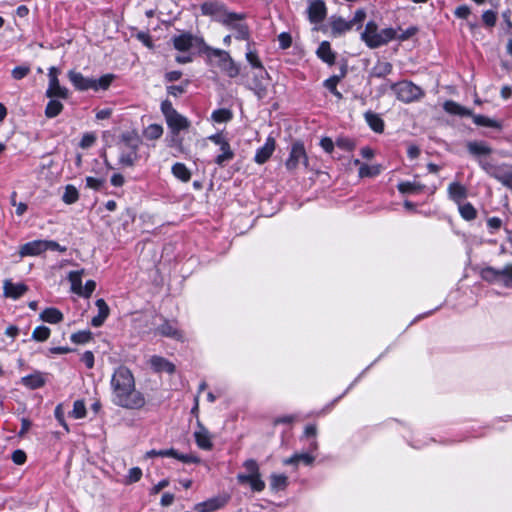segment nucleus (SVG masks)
Instances as JSON below:
<instances>
[{"instance_id": "39448f33", "label": "nucleus", "mask_w": 512, "mask_h": 512, "mask_svg": "<svg viewBox=\"0 0 512 512\" xmlns=\"http://www.w3.org/2000/svg\"><path fill=\"white\" fill-rule=\"evenodd\" d=\"M391 89L395 92L397 99L404 103L418 101L424 96V91L410 81L393 83Z\"/></svg>"}, {"instance_id": "2f4dec72", "label": "nucleus", "mask_w": 512, "mask_h": 512, "mask_svg": "<svg viewBox=\"0 0 512 512\" xmlns=\"http://www.w3.org/2000/svg\"><path fill=\"white\" fill-rule=\"evenodd\" d=\"M173 45L179 51H187L193 45V37L190 34H181L173 38Z\"/></svg>"}, {"instance_id": "dca6fc26", "label": "nucleus", "mask_w": 512, "mask_h": 512, "mask_svg": "<svg viewBox=\"0 0 512 512\" xmlns=\"http://www.w3.org/2000/svg\"><path fill=\"white\" fill-rule=\"evenodd\" d=\"M309 19L313 23H319L324 20L326 16V6L321 0H316L310 3L308 7Z\"/></svg>"}, {"instance_id": "a19ab883", "label": "nucleus", "mask_w": 512, "mask_h": 512, "mask_svg": "<svg viewBox=\"0 0 512 512\" xmlns=\"http://www.w3.org/2000/svg\"><path fill=\"white\" fill-rule=\"evenodd\" d=\"M288 485V478L284 474H272L270 476V487L274 491L284 490Z\"/></svg>"}, {"instance_id": "412c9836", "label": "nucleus", "mask_w": 512, "mask_h": 512, "mask_svg": "<svg viewBox=\"0 0 512 512\" xmlns=\"http://www.w3.org/2000/svg\"><path fill=\"white\" fill-rule=\"evenodd\" d=\"M3 289L4 295L6 297L18 299L27 291V286L23 283L14 284L10 280H5L3 284Z\"/></svg>"}, {"instance_id": "9b49d317", "label": "nucleus", "mask_w": 512, "mask_h": 512, "mask_svg": "<svg viewBox=\"0 0 512 512\" xmlns=\"http://www.w3.org/2000/svg\"><path fill=\"white\" fill-rule=\"evenodd\" d=\"M241 19L242 17L236 13H228L224 15L222 22L231 25L235 29L237 39L246 40L249 37V31L247 26L240 22Z\"/></svg>"}, {"instance_id": "2eb2a0df", "label": "nucleus", "mask_w": 512, "mask_h": 512, "mask_svg": "<svg viewBox=\"0 0 512 512\" xmlns=\"http://www.w3.org/2000/svg\"><path fill=\"white\" fill-rule=\"evenodd\" d=\"M156 333L164 337H169L178 341L183 340L182 332L177 328L176 324L171 321H164L156 329Z\"/></svg>"}, {"instance_id": "680f3d73", "label": "nucleus", "mask_w": 512, "mask_h": 512, "mask_svg": "<svg viewBox=\"0 0 512 512\" xmlns=\"http://www.w3.org/2000/svg\"><path fill=\"white\" fill-rule=\"evenodd\" d=\"M105 182V179L103 178H95V177H86V186L88 188H91V189H94V190H98L102 187V185L104 184Z\"/></svg>"}, {"instance_id": "7c9ffc66", "label": "nucleus", "mask_w": 512, "mask_h": 512, "mask_svg": "<svg viewBox=\"0 0 512 512\" xmlns=\"http://www.w3.org/2000/svg\"><path fill=\"white\" fill-rule=\"evenodd\" d=\"M84 275V269L78 271H71L68 274V280L71 284V291L77 295L82 292V276Z\"/></svg>"}, {"instance_id": "20e7f679", "label": "nucleus", "mask_w": 512, "mask_h": 512, "mask_svg": "<svg viewBox=\"0 0 512 512\" xmlns=\"http://www.w3.org/2000/svg\"><path fill=\"white\" fill-rule=\"evenodd\" d=\"M246 473L237 475V480L241 484H249L251 489L255 492H261L265 488V482L261 479L259 466L253 459H248L243 464Z\"/></svg>"}, {"instance_id": "ea45409f", "label": "nucleus", "mask_w": 512, "mask_h": 512, "mask_svg": "<svg viewBox=\"0 0 512 512\" xmlns=\"http://www.w3.org/2000/svg\"><path fill=\"white\" fill-rule=\"evenodd\" d=\"M163 135V127L160 124H150L143 130V136L147 140H157Z\"/></svg>"}, {"instance_id": "f257e3e1", "label": "nucleus", "mask_w": 512, "mask_h": 512, "mask_svg": "<svg viewBox=\"0 0 512 512\" xmlns=\"http://www.w3.org/2000/svg\"><path fill=\"white\" fill-rule=\"evenodd\" d=\"M110 386L111 400L116 406L130 410H138L145 406V397L136 389L133 373L127 367L120 366L114 371Z\"/></svg>"}, {"instance_id": "69168bd1", "label": "nucleus", "mask_w": 512, "mask_h": 512, "mask_svg": "<svg viewBox=\"0 0 512 512\" xmlns=\"http://www.w3.org/2000/svg\"><path fill=\"white\" fill-rule=\"evenodd\" d=\"M175 459L184 462V463H199L200 459L192 454H180L176 451Z\"/></svg>"}, {"instance_id": "c03bdc74", "label": "nucleus", "mask_w": 512, "mask_h": 512, "mask_svg": "<svg viewBox=\"0 0 512 512\" xmlns=\"http://www.w3.org/2000/svg\"><path fill=\"white\" fill-rule=\"evenodd\" d=\"M211 118L217 123L228 122L232 119V112L228 109H218L212 113Z\"/></svg>"}, {"instance_id": "8fccbe9b", "label": "nucleus", "mask_w": 512, "mask_h": 512, "mask_svg": "<svg viewBox=\"0 0 512 512\" xmlns=\"http://www.w3.org/2000/svg\"><path fill=\"white\" fill-rule=\"evenodd\" d=\"M246 60L249 62V64L257 70V72L260 71V69H264L263 65H262V62L260 61L259 57L257 56V54L251 50L249 47H248V50L246 52Z\"/></svg>"}, {"instance_id": "4d7b16f0", "label": "nucleus", "mask_w": 512, "mask_h": 512, "mask_svg": "<svg viewBox=\"0 0 512 512\" xmlns=\"http://www.w3.org/2000/svg\"><path fill=\"white\" fill-rule=\"evenodd\" d=\"M417 29L415 27H410L406 30L396 29V37L395 39L400 41H405L412 37L416 33Z\"/></svg>"}, {"instance_id": "bb28decb", "label": "nucleus", "mask_w": 512, "mask_h": 512, "mask_svg": "<svg viewBox=\"0 0 512 512\" xmlns=\"http://www.w3.org/2000/svg\"><path fill=\"white\" fill-rule=\"evenodd\" d=\"M222 8L220 4L215 2H205L201 5V11L204 15L217 17L220 21H222L225 14H228L223 12Z\"/></svg>"}, {"instance_id": "f03ea898", "label": "nucleus", "mask_w": 512, "mask_h": 512, "mask_svg": "<svg viewBox=\"0 0 512 512\" xmlns=\"http://www.w3.org/2000/svg\"><path fill=\"white\" fill-rule=\"evenodd\" d=\"M395 37L396 29L385 28L379 30L378 25L374 21H369L361 33L362 41L371 49L386 45L390 41L395 40Z\"/></svg>"}, {"instance_id": "f8f14e48", "label": "nucleus", "mask_w": 512, "mask_h": 512, "mask_svg": "<svg viewBox=\"0 0 512 512\" xmlns=\"http://www.w3.org/2000/svg\"><path fill=\"white\" fill-rule=\"evenodd\" d=\"M45 252L44 240H34L23 244L19 248V255L21 258L27 256H39Z\"/></svg>"}, {"instance_id": "49530a36", "label": "nucleus", "mask_w": 512, "mask_h": 512, "mask_svg": "<svg viewBox=\"0 0 512 512\" xmlns=\"http://www.w3.org/2000/svg\"><path fill=\"white\" fill-rule=\"evenodd\" d=\"M71 416L75 419H82L86 416V406L84 401L77 400L74 402Z\"/></svg>"}, {"instance_id": "3c124183", "label": "nucleus", "mask_w": 512, "mask_h": 512, "mask_svg": "<svg viewBox=\"0 0 512 512\" xmlns=\"http://www.w3.org/2000/svg\"><path fill=\"white\" fill-rule=\"evenodd\" d=\"M112 79H113V76L112 75H104L102 76L100 79L96 80V79H93V85L95 87H92V90H99V89H107L111 82H112Z\"/></svg>"}, {"instance_id": "423d86ee", "label": "nucleus", "mask_w": 512, "mask_h": 512, "mask_svg": "<svg viewBox=\"0 0 512 512\" xmlns=\"http://www.w3.org/2000/svg\"><path fill=\"white\" fill-rule=\"evenodd\" d=\"M206 54L209 57V59L216 58L218 60L217 65L229 76V77H236L240 69L238 65L234 62V60L231 58L228 52L221 50V49H215V48H207Z\"/></svg>"}, {"instance_id": "09e8293b", "label": "nucleus", "mask_w": 512, "mask_h": 512, "mask_svg": "<svg viewBox=\"0 0 512 512\" xmlns=\"http://www.w3.org/2000/svg\"><path fill=\"white\" fill-rule=\"evenodd\" d=\"M50 336V329L46 326H38L34 329L32 333V339L43 342L47 340Z\"/></svg>"}, {"instance_id": "4c0bfd02", "label": "nucleus", "mask_w": 512, "mask_h": 512, "mask_svg": "<svg viewBox=\"0 0 512 512\" xmlns=\"http://www.w3.org/2000/svg\"><path fill=\"white\" fill-rule=\"evenodd\" d=\"M22 383L30 389H36L44 385L45 380L40 373L31 374L22 378Z\"/></svg>"}, {"instance_id": "0eeeda50", "label": "nucleus", "mask_w": 512, "mask_h": 512, "mask_svg": "<svg viewBox=\"0 0 512 512\" xmlns=\"http://www.w3.org/2000/svg\"><path fill=\"white\" fill-rule=\"evenodd\" d=\"M60 70L57 67H50L48 69V88L45 92L48 98L67 99L69 97V90L60 85L59 82Z\"/></svg>"}, {"instance_id": "e2e57ef3", "label": "nucleus", "mask_w": 512, "mask_h": 512, "mask_svg": "<svg viewBox=\"0 0 512 512\" xmlns=\"http://www.w3.org/2000/svg\"><path fill=\"white\" fill-rule=\"evenodd\" d=\"M478 163L481 166V168L492 177L494 176L495 171H497V169L499 167L497 165L492 164L491 162H489L487 160H482V159H479Z\"/></svg>"}, {"instance_id": "b1692460", "label": "nucleus", "mask_w": 512, "mask_h": 512, "mask_svg": "<svg viewBox=\"0 0 512 512\" xmlns=\"http://www.w3.org/2000/svg\"><path fill=\"white\" fill-rule=\"evenodd\" d=\"M468 152L475 156H487L492 153V148L483 141H470L466 145Z\"/></svg>"}, {"instance_id": "4be33fe9", "label": "nucleus", "mask_w": 512, "mask_h": 512, "mask_svg": "<svg viewBox=\"0 0 512 512\" xmlns=\"http://www.w3.org/2000/svg\"><path fill=\"white\" fill-rule=\"evenodd\" d=\"M331 31L334 36H340L353 28V22L347 21L342 17H331Z\"/></svg>"}, {"instance_id": "6e6d98bb", "label": "nucleus", "mask_w": 512, "mask_h": 512, "mask_svg": "<svg viewBox=\"0 0 512 512\" xmlns=\"http://www.w3.org/2000/svg\"><path fill=\"white\" fill-rule=\"evenodd\" d=\"M501 278L505 286H512V265H507L501 269Z\"/></svg>"}, {"instance_id": "72a5a7b5", "label": "nucleus", "mask_w": 512, "mask_h": 512, "mask_svg": "<svg viewBox=\"0 0 512 512\" xmlns=\"http://www.w3.org/2000/svg\"><path fill=\"white\" fill-rule=\"evenodd\" d=\"M40 318L44 322L56 324L63 319V314L56 308H47L41 314Z\"/></svg>"}, {"instance_id": "c756f323", "label": "nucleus", "mask_w": 512, "mask_h": 512, "mask_svg": "<svg viewBox=\"0 0 512 512\" xmlns=\"http://www.w3.org/2000/svg\"><path fill=\"white\" fill-rule=\"evenodd\" d=\"M392 64L387 61H377V63L373 66L370 71V75L372 77H385L392 72Z\"/></svg>"}, {"instance_id": "774afa93", "label": "nucleus", "mask_w": 512, "mask_h": 512, "mask_svg": "<svg viewBox=\"0 0 512 512\" xmlns=\"http://www.w3.org/2000/svg\"><path fill=\"white\" fill-rule=\"evenodd\" d=\"M90 332H78L71 336V340L74 343H86L90 340Z\"/></svg>"}, {"instance_id": "a18cd8bd", "label": "nucleus", "mask_w": 512, "mask_h": 512, "mask_svg": "<svg viewBox=\"0 0 512 512\" xmlns=\"http://www.w3.org/2000/svg\"><path fill=\"white\" fill-rule=\"evenodd\" d=\"M459 212H460V215L465 220H473L476 218V215H477L476 209L470 203H465V204L460 203L459 204Z\"/></svg>"}, {"instance_id": "0e129e2a", "label": "nucleus", "mask_w": 512, "mask_h": 512, "mask_svg": "<svg viewBox=\"0 0 512 512\" xmlns=\"http://www.w3.org/2000/svg\"><path fill=\"white\" fill-rule=\"evenodd\" d=\"M96 141V136L93 133H86L83 135L80 141V147L83 149H87L91 147Z\"/></svg>"}, {"instance_id": "6e6552de", "label": "nucleus", "mask_w": 512, "mask_h": 512, "mask_svg": "<svg viewBox=\"0 0 512 512\" xmlns=\"http://www.w3.org/2000/svg\"><path fill=\"white\" fill-rule=\"evenodd\" d=\"M300 164L304 166L308 165V157L304 146L300 142H296L292 145L288 159L285 162V166L288 171L294 172Z\"/></svg>"}, {"instance_id": "cd10ccee", "label": "nucleus", "mask_w": 512, "mask_h": 512, "mask_svg": "<svg viewBox=\"0 0 512 512\" xmlns=\"http://www.w3.org/2000/svg\"><path fill=\"white\" fill-rule=\"evenodd\" d=\"M318 57L329 65H332L335 61V54L331 49L330 43L323 41L317 49Z\"/></svg>"}, {"instance_id": "37998d69", "label": "nucleus", "mask_w": 512, "mask_h": 512, "mask_svg": "<svg viewBox=\"0 0 512 512\" xmlns=\"http://www.w3.org/2000/svg\"><path fill=\"white\" fill-rule=\"evenodd\" d=\"M473 122L478 126H484V127H492V128H499L500 125L497 121L492 120L488 117H485L483 115H471Z\"/></svg>"}, {"instance_id": "9d476101", "label": "nucleus", "mask_w": 512, "mask_h": 512, "mask_svg": "<svg viewBox=\"0 0 512 512\" xmlns=\"http://www.w3.org/2000/svg\"><path fill=\"white\" fill-rule=\"evenodd\" d=\"M208 139L216 145L221 146V154H219L215 159L216 164L223 166L226 162L233 159L234 152L231 150L228 141L223 137L222 134L211 135L208 137Z\"/></svg>"}, {"instance_id": "aec40b11", "label": "nucleus", "mask_w": 512, "mask_h": 512, "mask_svg": "<svg viewBox=\"0 0 512 512\" xmlns=\"http://www.w3.org/2000/svg\"><path fill=\"white\" fill-rule=\"evenodd\" d=\"M95 305L98 309V314L92 318L91 325L93 327H100L108 318L110 314V308L104 299L96 300Z\"/></svg>"}, {"instance_id": "864d4df0", "label": "nucleus", "mask_w": 512, "mask_h": 512, "mask_svg": "<svg viewBox=\"0 0 512 512\" xmlns=\"http://www.w3.org/2000/svg\"><path fill=\"white\" fill-rule=\"evenodd\" d=\"M176 455V450L174 449H165V450H150L146 453V457L152 458L155 456H161V457H172Z\"/></svg>"}, {"instance_id": "bf43d9fd", "label": "nucleus", "mask_w": 512, "mask_h": 512, "mask_svg": "<svg viewBox=\"0 0 512 512\" xmlns=\"http://www.w3.org/2000/svg\"><path fill=\"white\" fill-rule=\"evenodd\" d=\"M161 111L167 120L169 117L173 116L177 111L173 108L172 103L169 100H165L161 103Z\"/></svg>"}, {"instance_id": "ddd939ff", "label": "nucleus", "mask_w": 512, "mask_h": 512, "mask_svg": "<svg viewBox=\"0 0 512 512\" xmlns=\"http://www.w3.org/2000/svg\"><path fill=\"white\" fill-rule=\"evenodd\" d=\"M68 78L75 89L79 91H87L92 89V87H95L93 85V79L84 77L80 72L70 70L68 72Z\"/></svg>"}, {"instance_id": "052dcab7", "label": "nucleus", "mask_w": 512, "mask_h": 512, "mask_svg": "<svg viewBox=\"0 0 512 512\" xmlns=\"http://www.w3.org/2000/svg\"><path fill=\"white\" fill-rule=\"evenodd\" d=\"M344 76V73L341 75H334L324 81V86L330 91H334L337 88V84L341 80V78Z\"/></svg>"}, {"instance_id": "338daca9", "label": "nucleus", "mask_w": 512, "mask_h": 512, "mask_svg": "<svg viewBox=\"0 0 512 512\" xmlns=\"http://www.w3.org/2000/svg\"><path fill=\"white\" fill-rule=\"evenodd\" d=\"M95 288H96L95 281L88 280L85 283V286L84 287L82 286V292H80L79 295L88 298L94 292Z\"/></svg>"}, {"instance_id": "e433bc0d", "label": "nucleus", "mask_w": 512, "mask_h": 512, "mask_svg": "<svg viewBox=\"0 0 512 512\" xmlns=\"http://www.w3.org/2000/svg\"><path fill=\"white\" fill-rule=\"evenodd\" d=\"M424 185L418 182H401L398 184V190L403 194H418L422 192Z\"/></svg>"}, {"instance_id": "5701e85b", "label": "nucleus", "mask_w": 512, "mask_h": 512, "mask_svg": "<svg viewBox=\"0 0 512 512\" xmlns=\"http://www.w3.org/2000/svg\"><path fill=\"white\" fill-rule=\"evenodd\" d=\"M448 196L449 198L460 204L467 197V189L459 182H452L448 186Z\"/></svg>"}, {"instance_id": "58836bf2", "label": "nucleus", "mask_w": 512, "mask_h": 512, "mask_svg": "<svg viewBox=\"0 0 512 512\" xmlns=\"http://www.w3.org/2000/svg\"><path fill=\"white\" fill-rule=\"evenodd\" d=\"M481 278L491 283H499L502 281L501 270L492 267H485L480 272Z\"/></svg>"}, {"instance_id": "7ed1b4c3", "label": "nucleus", "mask_w": 512, "mask_h": 512, "mask_svg": "<svg viewBox=\"0 0 512 512\" xmlns=\"http://www.w3.org/2000/svg\"><path fill=\"white\" fill-rule=\"evenodd\" d=\"M141 140L134 132H126L121 135V153L119 162L126 167H132L138 161V149Z\"/></svg>"}, {"instance_id": "473e14b6", "label": "nucleus", "mask_w": 512, "mask_h": 512, "mask_svg": "<svg viewBox=\"0 0 512 512\" xmlns=\"http://www.w3.org/2000/svg\"><path fill=\"white\" fill-rule=\"evenodd\" d=\"M366 122L370 126V128L375 132H382L384 129V122L383 120L377 115L376 113H373L371 111H368L364 115Z\"/></svg>"}, {"instance_id": "6ab92c4d", "label": "nucleus", "mask_w": 512, "mask_h": 512, "mask_svg": "<svg viewBox=\"0 0 512 512\" xmlns=\"http://www.w3.org/2000/svg\"><path fill=\"white\" fill-rule=\"evenodd\" d=\"M275 150V140L271 137L267 138L265 144L260 147L255 154V162L258 164L265 163Z\"/></svg>"}, {"instance_id": "1a4fd4ad", "label": "nucleus", "mask_w": 512, "mask_h": 512, "mask_svg": "<svg viewBox=\"0 0 512 512\" xmlns=\"http://www.w3.org/2000/svg\"><path fill=\"white\" fill-rule=\"evenodd\" d=\"M270 85L269 75L265 69H260L254 74L253 79L249 82L248 87L251 89L258 99H263L268 94Z\"/></svg>"}, {"instance_id": "f704fd0d", "label": "nucleus", "mask_w": 512, "mask_h": 512, "mask_svg": "<svg viewBox=\"0 0 512 512\" xmlns=\"http://www.w3.org/2000/svg\"><path fill=\"white\" fill-rule=\"evenodd\" d=\"M59 98H50L45 108V116L47 118H54L58 116L63 110V104L58 100Z\"/></svg>"}, {"instance_id": "603ef678", "label": "nucleus", "mask_w": 512, "mask_h": 512, "mask_svg": "<svg viewBox=\"0 0 512 512\" xmlns=\"http://www.w3.org/2000/svg\"><path fill=\"white\" fill-rule=\"evenodd\" d=\"M142 477V470L139 467H133L128 471V475L125 478L126 484L138 482Z\"/></svg>"}, {"instance_id": "f3484780", "label": "nucleus", "mask_w": 512, "mask_h": 512, "mask_svg": "<svg viewBox=\"0 0 512 512\" xmlns=\"http://www.w3.org/2000/svg\"><path fill=\"white\" fill-rule=\"evenodd\" d=\"M166 122L174 135H177L181 130H186L190 127V121L178 112L169 117Z\"/></svg>"}, {"instance_id": "de8ad7c7", "label": "nucleus", "mask_w": 512, "mask_h": 512, "mask_svg": "<svg viewBox=\"0 0 512 512\" xmlns=\"http://www.w3.org/2000/svg\"><path fill=\"white\" fill-rule=\"evenodd\" d=\"M380 173V166L379 165H373L369 166L366 164H362L359 169V176L360 177H372L376 176Z\"/></svg>"}, {"instance_id": "13d9d810", "label": "nucleus", "mask_w": 512, "mask_h": 512, "mask_svg": "<svg viewBox=\"0 0 512 512\" xmlns=\"http://www.w3.org/2000/svg\"><path fill=\"white\" fill-rule=\"evenodd\" d=\"M484 24L488 27H493L496 24L497 16L494 11L487 10L482 15Z\"/></svg>"}, {"instance_id": "79ce46f5", "label": "nucleus", "mask_w": 512, "mask_h": 512, "mask_svg": "<svg viewBox=\"0 0 512 512\" xmlns=\"http://www.w3.org/2000/svg\"><path fill=\"white\" fill-rule=\"evenodd\" d=\"M78 198L79 193L77 189L72 185L66 186L64 194L62 196L63 202L66 204H73L78 200Z\"/></svg>"}, {"instance_id": "5fc2aeb1", "label": "nucleus", "mask_w": 512, "mask_h": 512, "mask_svg": "<svg viewBox=\"0 0 512 512\" xmlns=\"http://www.w3.org/2000/svg\"><path fill=\"white\" fill-rule=\"evenodd\" d=\"M30 73V67L26 65L17 66L12 71V77L16 80L23 79Z\"/></svg>"}, {"instance_id": "c85d7f7f", "label": "nucleus", "mask_w": 512, "mask_h": 512, "mask_svg": "<svg viewBox=\"0 0 512 512\" xmlns=\"http://www.w3.org/2000/svg\"><path fill=\"white\" fill-rule=\"evenodd\" d=\"M444 110L449 114L459 115V116H471L472 111L461 106L460 104L449 100L446 101L443 105Z\"/></svg>"}, {"instance_id": "393cba45", "label": "nucleus", "mask_w": 512, "mask_h": 512, "mask_svg": "<svg viewBox=\"0 0 512 512\" xmlns=\"http://www.w3.org/2000/svg\"><path fill=\"white\" fill-rule=\"evenodd\" d=\"M493 177L512 190V169L510 167L507 165L499 166Z\"/></svg>"}, {"instance_id": "a878e982", "label": "nucleus", "mask_w": 512, "mask_h": 512, "mask_svg": "<svg viewBox=\"0 0 512 512\" xmlns=\"http://www.w3.org/2000/svg\"><path fill=\"white\" fill-rule=\"evenodd\" d=\"M225 501L221 498H212L195 505L198 512H213L224 506Z\"/></svg>"}, {"instance_id": "4468645a", "label": "nucleus", "mask_w": 512, "mask_h": 512, "mask_svg": "<svg viewBox=\"0 0 512 512\" xmlns=\"http://www.w3.org/2000/svg\"><path fill=\"white\" fill-rule=\"evenodd\" d=\"M194 438L197 446L203 450H210L213 446L209 431L200 422L197 424Z\"/></svg>"}, {"instance_id": "c9c22d12", "label": "nucleus", "mask_w": 512, "mask_h": 512, "mask_svg": "<svg viewBox=\"0 0 512 512\" xmlns=\"http://www.w3.org/2000/svg\"><path fill=\"white\" fill-rule=\"evenodd\" d=\"M172 174L182 182H188L191 178V172L185 164L177 162L172 166Z\"/></svg>"}, {"instance_id": "a211bd4d", "label": "nucleus", "mask_w": 512, "mask_h": 512, "mask_svg": "<svg viewBox=\"0 0 512 512\" xmlns=\"http://www.w3.org/2000/svg\"><path fill=\"white\" fill-rule=\"evenodd\" d=\"M149 364L156 372H166L168 374L175 372V365L161 356H152L149 359Z\"/></svg>"}]
</instances>
